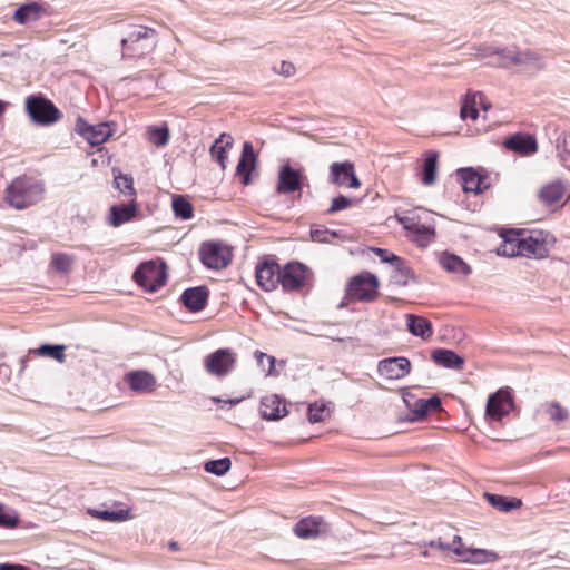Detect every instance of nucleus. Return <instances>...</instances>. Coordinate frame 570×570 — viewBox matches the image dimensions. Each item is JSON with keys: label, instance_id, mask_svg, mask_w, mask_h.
Listing matches in <instances>:
<instances>
[{"label": "nucleus", "instance_id": "nucleus-24", "mask_svg": "<svg viewBox=\"0 0 570 570\" xmlns=\"http://www.w3.org/2000/svg\"><path fill=\"white\" fill-rule=\"evenodd\" d=\"M234 139L229 134L223 132L212 145L209 153L222 169L226 168L227 151L233 147Z\"/></svg>", "mask_w": 570, "mask_h": 570}, {"label": "nucleus", "instance_id": "nucleus-47", "mask_svg": "<svg viewBox=\"0 0 570 570\" xmlns=\"http://www.w3.org/2000/svg\"><path fill=\"white\" fill-rule=\"evenodd\" d=\"M484 419L487 421H499V390L489 395Z\"/></svg>", "mask_w": 570, "mask_h": 570}, {"label": "nucleus", "instance_id": "nucleus-22", "mask_svg": "<svg viewBox=\"0 0 570 570\" xmlns=\"http://www.w3.org/2000/svg\"><path fill=\"white\" fill-rule=\"evenodd\" d=\"M400 222L404 228L415 235L414 242L421 246L429 244L434 237V228L429 225L421 224L419 220L412 217H402Z\"/></svg>", "mask_w": 570, "mask_h": 570}, {"label": "nucleus", "instance_id": "nucleus-35", "mask_svg": "<svg viewBox=\"0 0 570 570\" xmlns=\"http://www.w3.org/2000/svg\"><path fill=\"white\" fill-rule=\"evenodd\" d=\"M391 282L400 285L406 286L410 281L414 278L412 269L405 264L403 258H400V264L392 265L391 272Z\"/></svg>", "mask_w": 570, "mask_h": 570}, {"label": "nucleus", "instance_id": "nucleus-60", "mask_svg": "<svg viewBox=\"0 0 570 570\" xmlns=\"http://www.w3.org/2000/svg\"><path fill=\"white\" fill-rule=\"evenodd\" d=\"M178 547H179V544H178V542H176V541H170V542L168 543V548H169L170 550H173V551L178 550Z\"/></svg>", "mask_w": 570, "mask_h": 570}, {"label": "nucleus", "instance_id": "nucleus-45", "mask_svg": "<svg viewBox=\"0 0 570 570\" xmlns=\"http://www.w3.org/2000/svg\"><path fill=\"white\" fill-rule=\"evenodd\" d=\"M313 242L317 243H331L332 238L338 237L337 232L330 230L323 226H314L309 232Z\"/></svg>", "mask_w": 570, "mask_h": 570}, {"label": "nucleus", "instance_id": "nucleus-56", "mask_svg": "<svg viewBox=\"0 0 570 570\" xmlns=\"http://www.w3.org/2000/svg\"><path fill=\"white\" fill-rule=\"evenodd\" d=\"M0 570H30V569L22 564L0 563Z\"/></svg>", "mask_w": 570, "mask_h": 570}, {"label": "nucleus", "instance_id": "nucleus-36", "mask_svg": "<svg viewBox=\"0 0 570 570\" xmlns=\"http://www.w3.org/2000/svg\"><path fill=\"white\" fill-rule=\"evenodd\" d=\"M171 207L175 216L184 220L190 219L194 215L193 205L186 196L175 195L173 197Z\"/></svg>", "mask_w": 570, "mask_h": 570}, {"label": "nucleus", "instance_id": "nucleus-38", "mask_svg": "<svg viewBox=\"0 0 570 570\" xmlns=\"http://www.w3.org/2000/svg\"><path fill=\"white\" fill-rule=\"evenodd\" d=\"M66 346L61 344H42L39 348L35 350L33 353L45 357H51L59 363L65 361Z\"/></svg>", "mask_w": 570, "mask_h": 570}, {"label": "nucleus", "instance_id": "nucleus-21", "mask_svg": "<svg viewBox=\"0 0 570 570\" xmlns=\"http://www.w3.org/2000/svg\"><path fill=\"white\" fill-rule=\"evenodd\" d=\"M259 412L263 419L275 421L287 414L284 400L276 394L264 396L261 400Z\"/></svg>", "mask_w": 570, "mask_h": 570}, {"label": "nucleus", "instance_id": "nucleus-15", "mask_svg": "<svg viewBox=\"0 0 570 570\" xmlns=\"http://www.w3.org/2000/svg\"><path fill=\"white\" fill-rule=\"evenodd\" d=\"M411 372V362L405 356H394L381 360L377 373L387 380H401Z\"/></svg>", "mask_w": 570, "mask_h": 570}, {"label": "nucleus", "instance_id": "nucleus-50", "mask_svg": "<svg viewBox=\"0 0 570 570\" xmlns=\"http://www.w3.org/2000/svg\"><path fill=\"white\" fill-rule=\"evenodd\" d=\"M523 505L521 499L515 497L501 495V512H512Z\"/></svg>", "mask_w": 570, "mask_h": 570}, {"label": "nucleus", "instance_id": "nucleus-1", "mask_svg": "<svg viewBox=\"0 0 570 570\" xmlns=\"http://www.w3.org/2000/svg\"><path fill=\"white\" fill-rule=\"evenodd\" d=\"M501 256L534 259L547 258L557 243L556 236L543 229L501 227Z\"/></svg>", "mask_w": 570, "mask_h": 570}, {"label": "nucleus", "instance_id": "nucleus-48", "mask_svg": "<svg viewBox=\"0 0 570 570\" xmlns=\"http://www.w3.org/2000/svg\"><path fill=\"white\" fill-rule=\"evenodd\" d=\"M327 415L328 412L326 411L325 404H318L315 402L308 405L307 416L311 423L323 422Z\"/></svg>", "mask_w": 570, "mask_h": 570}, {"label": "nucleus", "instance_id": "nucleus-62", "mask_svg": "<svg viewBox=\"0 0 570 570\" xmlns=\"http://www.w3.org/2000/svg\"><path fill=\"white\" fill-rule=\"evenodd\" d=\"M543 454H544V455H551V454H552V452H551V451H546Z\"/></svg>", "mask_w": 570, "mask_h": 570}, {"label": "nucleus", "instance_id": "nucleus-20", "mask_svg": "<svg viewBox=\"0 0 570 570\" xmlns=\"http://www.w3.org/2000/svg\"><path fill=\"white\" fill-rule=\"evenodd\" d=\"M257 164V156L255 154L253 144L245 141L243 145L242 154L236 166V174L242 178V184L247 186L250 184L252 171L255 169Z\"/></svg>", "mask_w": 570, "mask_h": 570}, {"label": "nucleus", "instance_id": "nucleus-8", "mask_svg": "<svg viewBox=\"0 0 570 570\" xmlns=\"http://www.w3.org/2000/svg\"><path fill=\"white\" fill-rule=\"evenodd\" d=\"M237 355L230 348H218L204 358L206 372L216 377H224L233 371Z\"/></svg>", "mask_w": 570, "mask_h": 570}, {"label": "nucleus", "instance_id": "nucleus-16", "mask_svg": "<svg viewBox=\"0 0 570 570\" xmlns=\"http://www.w3.org/2000/svg\"><path fill=\"white\" fill-rule=\"evenodd\" d=\"M255 274L258 286L265 292H271L281 284V268L275 262L264 261L258 263Z\"/></svg>", "mask_w": 570, "mask_h": 570}, {"label": "nucleus", "instance_id": "nucleus-55", "mask_svg": "<svg viewBox=\"0 0 570 570\" xmlns=\"http://www.w3.org/2000/svg\"><path fill=\"white\" fill-rule=\"evenodd\" d=\"M274 69L277 73L283 75L285 77H291L295 72V67L289 61H282L279 63V67H275Z\"/></svg>", "mask_w": 570, "mask_h": 570}, {"label": "nucleus", "instance_id": "nucleus-64", "mask_svg": "<svg viewBox=\"0 0 570 570\" xmlns=\"http://www.w3.org/2000/svg\"><path fill=\"white\" fill-rule=\"evenodd\" d=\"M344 305H345V304L342 302V303L338 305V308L344 307Z\"/></svg>", "mask_w": 570, "mask_h": 570}, {"label": "nucleus", "instance_id": "nucleus-44", "mask_svg": "<svg viewBox=\"0 0 570 570\" xmlns=\"http://www.w3.org/2000/svg\"><path fill=\"white\" fill-rule=\"evenodd\" d=\"M426 546L430 548H435L441 551L451 550L458 556H462V549H461V538L459 535H455L452 543H445L440 538L436 540H431Z\"/></svg>", "mask_w": 570, "mask_h": 570}, {"label": "nucleus", "instance_id": "nucleus-10", "mask_svg": "<svg viewBox=\"0 0 570 570\" xmlns=\"http://www.w3.org/2000/svg\"><path fill=\"white\" fill-rule=\"evenodd\" d=\"M501 147L508 151L519 155L520 157H530L539 149L535 136L523 131H518L507 136L501 141Z\"/></svg>", "mask_w": 570, "mask_h": 570}, {"label": "nucleus", "instance_id": "nucleus-13", "mask_svg": "<svg viewBox=\"0 0 570 570\" xmlns=\"http://www.w3.org/2000/svg\"><path fill=\"white\" fill-rule=\"evenodd\" d=\"M330 183L348 188H358L361 186V181L354 171V165L348 160L331 164Z\"/></svg>", "mask_w": 570, "mask_h": 570}, {"label": "nucleus", "instance_id": "nucleus-34", "mask_svg": "<svg viewBox=\"0 0 570 570\" xmlns=\"http://www.w3.org/2000/svg\"><path fill=\"white\" fill-rule=\"evenodd\" d=\"M439 154L436 151H429L424 159L422 168V183L426 186L434 184L438 171Z\"/></svg>", "mask_w": 570, "mask_h": 570}, {"label": "nucleus", "instance_id": "nucleus-31", "mask_svg": "<svg viewBox=\"0 0 570 570\" xmlns=\"http://www.w3.org/2000/svg\"><path fill=\"white\" fill-rule=\"evenodd\" d=\"M127 383L136 392L150 390L155 385L154 376L145 371H136L127 374Z\"/></svg>", "mask_w": 570, "mask_h": 570}, {"label": "nucleus", "instance_id": "nucleus-54", "mask_svg": "<svg viewBox=\"0 0 570 570\" xmlns=\"http://www.w3.org/2000/svg\"><path fill=\"white\" fill-rule=\"evenodd\" d=\"M255 356H256V360H257V363L263 366V361H267L268 363V368H267V375H272L274 373V368H275V357L274 356H269L267 355L266 353H263V352H259L257 351L255 353Z\"/></svg>", "mask_w": 570, "mask_h": 570}, {"label": "nucleus", "instance_id": "nucleus-6", "mask_svg": "<svg viewBox=\"0 0 570 570\" xmlns=\"http://www.w3.org/2000/svg\"><path fill=\"white\" fill-rule=\"evenodd\" d=\"M379 279L374 274L364 273L351 278L346 296L353 301L372 302L377 296Z\"/></svg>", "mask_w": 570, "mask_h": 570}, {"label": "nucleus", "instance_id": "nucleus-25", "mask_svg": "<svg viewBox=\"0 0 570 570\" xmlns=\"http://www.w3.org/2000/svg\"><path fill=\"white\" fill-rule=\"evenodd\" d=\"M439 263L446 272L458 276L471 274V267L458 255L444 252L440 255Z\"/></svg>", "mask_w": 570, "mask_h": 570}, {"label": "nucleus", "instance_id": "nucleus-27", "mask_svg": "<svg viewBox=\"0 0 570 570\" xmlns=\"http://www.w3.org/2000/svg\"><path fill=\"white\" fill-rule=\"evenodd\" d=\"M406 326L411 334L423 340H428L433 335L431 322L423 316L409 314L406 316Z\"/></svg>", "mask_w": 570, "mask_h": 570}, {"label": "nucleus", "instance_id": "nucleus-43", "mask_svg": "<svg viewBox=\"0 0 570 570\" xmlns=\"http://www.w3.org/2000/svg\"><path fill=\"white\" fill-rule=\"evenodd\" d=\"M232 462L229 458L210 460L205 463V471L218 476L224 475L230 469Z\"/></svg>", "mask_w": 570, "mask_h": 570}, {"label": "nucleus", "instance_id": "nucleus-63", "mask_svg": "<svg viewBox=\"0 0 570 570\" xmlns=\"http://www.w3.org/2000/svg\"><path fill=\"white\" fill-rule=\"evenodd\" d=\"M493 253H495L499 256V248L493 249Z\"/></svg>", "mask_w": 570, "mask_h": 570}, {"label": "nucleus", "instance_id": "nucleus-46", "mask_svg": "<svg viewBox=\"0 0 570 570\" xmlns=\"http://www.w3.org/2000/svg\"><path fill=\"white\" fill-rule=\"evenodd\" d=\"M73 259L71 256L62 253L55 254L51 259L52 267L59 273H68L72 267Z\"/></svg>", "mask_w": 570, "mask_h": 570}, {"label": "nucleus", "instance_id": "nucleus-23", "mask_svg": "<svg viewBox=\"0 0 570 570\" xmlns=\"http://www.w3.org/2000/svg\"><path fill=\"white\" fill-rule=\"evenodd\" d=\"M207 298L208 289L205 286L187 288L181 295V302L190 312H199L204 309Z\"/></svg>", "mask_w": 570, "mask_h": 570}, {"label": "nucleus", "instance_id": "nucleus-26", "mask_svg": "<svg viewBox=\"0 0 570 570\" xmlns=\"http://www.w3.org/2000/svg\"><path fill=\"white\" fill-rule=\"evenodd\" d=\"M137 213V206L135 198L128 204L114 205L110 208V225L118 227L129 220H131Z\"/></svg>", "mask_w": 570, "mask_h": 570}, {"label": "nucleus", "instance_id": "nucleus-19", "mask_svg": "<svg viewBox=\"0 0 570 570\" xmlns=\"http://www.w3.org/2000/svg\"><path fill=\"white\" fill-rule=\"evenodd\" d=\"M456 176L461 181L463 191L465 193L480 194L490 186L488 178L485 176H481L471 167L458 169Z\"/></svg>", "mask_w": 570, "mask_h": 570}, {"label": "nucleus", "instance_id": "nucleus-5", "mask_svg": "<svg viewBox=\"0 0 570 570\" xmlns=\"http://www.w3.org/2000/svg\"><path fill=\"white\" fill-rule=\"evenodd\" d=\"M132 278L146 291L156 292L166 283V264L161 261L144 262L136 268Z\"/></svg>", "mask_w": 570, "mask_h": 570}, {"label": "nucleus", "instance_id": "nucleus-33", "mask_svg": "<svg viewBox=\"0 0 570 570\" xmlns=\"http://www.w3.org/2000/svg\"><path fill=\"white\" fill-rule=\"evenodd\" d=\"M519 416L520 409L514 401V391L510 386H501V420L509 414Z\"/></svg>", "mask_w": 570, "mask_h": 570}, {"label": "nucleus", "instance_id": "nucleus-9", "mask_svg": "<svg viewBox=\"0 0 570 570\" xmlns=\"http://www.w3.org/2000/svg\"><path fill=\"white\" fill-rule=\"evenodd\" d=\"M503 60L521 66L522 70L528 73H534L544 68L542 58L531 50L501 49V67H503Z\"/></svg>", "mask_w": 570, "mask_h": 570}, {"label": "nucleus", "instance_id": "nucleus-61", "mask_svg": "<svg viewBox=\"0 0 570 570\" xmlns=\"http://www.w3.org/2000/svg\"><path fill=\"white\" fill-rule=\"evenodd\" d=\"M4 111V102L2 100H0V117L2 116Z\"/></svg>", "mask_w": 570, "mask_h": 570}, {"label": "nucleus", "instance_id": "nucleus-7", "mask_svg": "<svg viewBox=\"0 0 570 570\" xmlns=\"http://www.w3.org/2000/svg\"><path fill=\"white\" fill-rule=\"evenodd\" d=\"M199 257L206 267L220 269L230 263L232 250L227 245L219 240H209L200 245Z\"/></svg>", "mask_w": 570, "mask_h": 570}, {"label": "nucleus", "instance_id": "nucleus-52", "mask_svg": "<svg viewBox=\"0 0 570 570\" xmlns=\"http://www.w3.org/2000/svg\"><path fill=\"white\" fill-rule=\"evenodd\" d=\"M373 252L383 263H389L391 266L393 264H400V256L394 255L384 248H374Z\"/></svg>", "mask_w": 570, "mask_h": 570}, {"label": "nucleus", "instance_id": "nucleus-29", "mask_svg": "<svg viewBox=\"0 0 570 570\" xmlns=\"http://www.w3.org/2000/svg\"><path fill=\"white\" fill-rule=\"evenodd\" d=\"M43 12L42 7L37 2H28L20 6L13 13V20L19 24L37 21Z\"/></svg>", "mask_w": 570, "mask_h": 570}, {"label": "nucleus", "instance_id": "nucleus-51", "mask_svg": "<svg viewBox=\"0 0 570 570\" xmlns=\"http://www.w3.org/2000/svg\"><path fill=\"white\" fill-rule=\"evenodd\" d=\"M548 413L550 419L556 422H562L568 417V411L557 402L550 404Z\"/></svg>", "mask_w": 570, "mask_h": 570}, {"label": "nucleus", "instance_id": "nucleus-41", "mask_svg": "<svg viewBox=\"0 0 570 570\" xmlns=\"http://www.w3.org/2000/svg\"><path fill=\"white\" fill-rule=\"evenodd\" d=\"M20 522L19 514L0 503V528L14 529Z\"/></svg>", "mask_w": 570, "mask_h": 570}, {"label": "nucleus", "instance_id": "nucleus-59", "mask_svg": "<svg viewBox=\"0 0 570 570\" xmlns=\"http://www.w3.org/2000/svg\"><path fill=\"white\" fill-rule=\"evenodd\" d=\"M560 157L563 163L570 161V150L564 149L560 153Z\"/></svg>", "mask_w": 570, "mask_h": 570}, {"label": "nucleus", "instance_id": "nucleus-30", "mask_svg": "<svg viewBox=\"0 0 570 570\" xmlns=\"http://www.w3.org/2000/svg\"><path fill=\"white\" fill-rule=\"evenodd\" d=\"M564 190L561 181H553L540 189L539 198L546 206H552L562 198Z\"/></svg>", "mask_w": 570, "mask_h": 570}, {"label": "nucleus", "instance_id": "nucleus-58", "mask_svg": "<svg viewBox=\"0 0 570 570\" xmlns=\"http://www.w3.org/2000/svg\"><path fill=\"white\" fill-rule=\"evenodd\" d=\"M243 400V397H238V399H228V400H222L220 397H213V401L216 402V403H225V404H229V405H236L238 403H240Z\"/></svg>", "mask_w": 570, "mask_h": 570}, {"label": "nucleus", "instance_id": "nucleus-14", "mask_svg": "<svg viewBox=\"0 0 570 570\" xmlns=\"http://www.w3.org/2000/svg\"><path fill=\"white\" fill-rule=\"evenodd\" d=\"M304 176L301 170L295 169L289 164L281 166L278 170V179L276 193L282 195L301 191L303 187Z\"/></svg>", "mask_w": 570, "mask_h": 570}, {"label": "nucleus", "instance_id": "nucleus-40", "mask_svg": "<svg viewBox=\"0 0 570 570\" xmlns=\"http://www.w3.org/2000/svg\"><path fill=\"white\" fill-rule=\"evenodd\" d=\"M169 129L167 126H154L148 129V139L157 147L166 146L169 141Z\"/></svg>", "mask_w": 570, "mask_h": 570}, {"label": "nucleus", "instance_id": "nucleus-37", "mask_svg": "<svg viewBox=\"0 0 570 570\" xmlns=\"http://www.w3.org/2000/svg\"><path fill=\"white\" fill-rule=\"evenodd\" d=\"M89 514L96 519L110 521V522H121L129 519V511L119 509L115 511L109 510H89Z\"/></svg>", "mask_w": 570, "mask_h": 570}, {"label": "nucleus", "instance_id": "nucleus-57", "mask_svg": "<svg viewBox=\"0 0 570 570\" xmlns=\"http://www.w3.org/2000/svg\"><path fill=\"white\" fill-rule=\"evenodd\" d=\"M484 497L487 498V500L489 501V503L492 507L499 509V494H492V493L485 492Z\"/></svg>", "mask_w": 570, "mask_h": 570}, {"label": "nucleus", "instance_id": "nucleus-49", "mask_svg": "<svg viewBox=\"0 0 570 570\" xmlns=\"http://www.w3.org/2000/svg\"><path fill=\"white\" fill-rule=\"evenodd\" d=\"M358 200L351 199L344 195H338L332 199V204L327 209V214H334L336 212L350 208L353 203H357Z\"/></svg>", "mask_w": 570, "mask_h": 570}, {"label": "nucleus", "instance_id": "nucleus-3", "mask_svg": "<svg viewBox=\"0 0 570 570\" xmlns=\"http://www.w3.org/2000/svg\"><path fill=\"white\" fill-rule=\"evenodd\" d=\"M122 59L141 58L153 52L158 43L157 31L153 28L138 26L121 39Z\"/></svg>", "mask_w": 570, "mask_h": 570}, {"label": "nucleus", "instance_id": "nucleus-28", "mask_svg": "<svg viewBox=\"0 0 570 570\" xmlns=\"http://www.w3.org/2000/svg\"><path fill=\"white\" fill-rule=\"evenodd\" d=\"M432 360L440 366L459 370L462 367L464 360L452 350L436 348L432 352Z\"/></svg>", "mask_w": 570, "mask_h": 570}, {"label": "nucleus", "instance_id": "nucleus-12", "mask_svg": "<svg viewBox=\"0 0 570 570\" xmlns=\"http://www.w3.org/2000/svg\"><path fill=\"white\" fill-rule=\"evenodd\" d=\"M309 269L302 263L291 262L281 269V285L284 291H296L303 287Z\"/></svg>", "mask_w": 570, "mask_h": 570}, {"label": "nucleus", "instance_id": "nucleus-42", "mask_svg": "<svg viewBox=\"0 0 570 570\" xmlns=\"http://www.w3.org/2000/svg\"><path fill=\"white\" fill-rule=\"evenodd\" d=\"M115 187L122 193L124 195H128L132 198L136 196V191L134 188V179L131 176L124 175L119 173L114 178Z\"/></svg>", "mask_w": 570, "mask_h": 570}, {"label": "nucleus", "instance_id": "nucleus-11", "mask_svg": "<svg viewBox=\"0 0 570 570\" xmlns=\"http://www.w3.org/2000/svg\"><path fill=\"white\" fill-rule=\"evenodd\" d=\"M75 130L91 146L104 144L112 135V130L108 122L90 125L82 117H78Z\"/></svg>", "mask_w": 570, "mask_h": 570}, {"label": "nucleus", "instance_id": "nucleus-4", "mask_svg": "<svg viewBox=\"0 0 570 570\" xmlns=\"http://www.w3.org/2000/svg\"><path fill=\"white\" fill-rule=\"evenodd\" d=\"M24 109L30 120L39 126H51L62 118V112L41 94L28 96Z\"/></svg>", "mask_w": 570, "mask_h": 570}, {"label": "nucleus", "instance_id": "nucleus-18", "mask_svg": "<svg viewBox=\"0 0 570 570\" xmlns=\"http://www.w3.org/2000/svg\"><path fill=\"white\" fill-rule=\"evenodd\" d=\"M479 108L484 112L490 108L485 96L482 92H468L461 101L460 116L463 120L470 118L475 121L480 117Z\"/></svg>", "mask_w": 570, "mask_h": 570}, {"label": "nucleus", "instance_id": "nucleus-53", "mask_svg": "<svg viewBox=\"0 0 570 570\" xmlns=\"http://www.w3.org/2000/svg\"><path fill=\"white\" fill-rule=\"evenodd\" d=\"M401 392L406 409L413 414L412 417H415V410L417 407L415 401H419V399H416L415 395L409 389H402Z\"/></svg>", "mask_w": 570, "mask_h": 570}, {"label": "nucleus", "instance_id": "nucleus-17", "mask_svg": "<svg viewBox=\"0 0 570 570\" xmlns=\"http://www.w3.org/2000/svg\"><path fill=\"white\" fill-rule=\"evenodd\" d=\"M330 530L328 523L322 517H306L294 527V533L302 539H311L324 534Z\"/></svg>", "mask_w": 570, "mask_h": 570}, {"label": "nucleus", "instance_id": "nucleus-32", "mask_svg": "<svg viewBox=\"0 0 570 570\" xmlns=\"http://www.w3.org/2000/svg\"><path fill=\"white\" fill-rule=\"evenodd\" d=\"M415 404L417 405L415 417H411V420H421L430 413H436L442 410L441 399L436 395L428 400L419 399V401H415Z\"/></svg>", "mask_w": 570, "mask_h": 570}, {"label": "nucleus", "instance_id": "nucleus-39", "mask_svg": "<svg viewBox=\"0 0 570 570\" xmlns=\"http://www.w3.org/2000/svg\"><path fill=\"white\" fill-rule=\"evenodd\" d=\"M464 562L470 563H484L490 560H495V553H488L484 550H462V556H460Z\"/></svg>", "mask_w": 570, "mask_h": 570}, {"label": "nucleus", "instance_id": "nucleus-2", "mask_svg": "<svg viewBox=\"0 0 570 570\" xmlns=\"http://www.w3.org/2000/svg\"><path fill=\"white\" fill-rule=\"evenodd\" d=\"M45 184L31 176L14 178L6 188L4 202L14 209H24L42 200Z\"/></svg>", "mask_w": 570, "mask_h": 570}]
</instances>
